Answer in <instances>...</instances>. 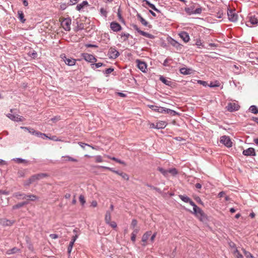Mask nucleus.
<instances>
[{"mask_svg": "<svg viewBox=\"0 0 258 258\" xmlns=\"http://www.w3.org/2000/svg\"><path fill=\"white\" fill-rule=\"evenodd\" d=\"M220 142L228 148L232 147V143L228 136H222L220 138Z\"/></svg>", "mask_w": 258, "mask_h": 258, "instance_id": "obj_6", "label": "nucleus"}, {"mask_svg": "<svg viewBox=\"0 0 258 258\" xmlns=\"http://www.w3.org/2000/svg\"><path fill=\"white\" fill-rule=\"evenodd\" d=\"M63 60L66 64L70 66H73L75 64L76 60L71 57H67L66 56L63 55L61 57Z\"/></svg>", "mask_w": 258, "mask_h": 258, "instance_id": "obj_9", "label": "nucleus"}, {"mask_svg": "<svg viewBox=\"0 0 258 258\" xmlns=\"http://www.w3.org/2000/svg\"><path fill=\"white\" fill-rule=\"evenodd\" d=\"M79 201L82 205H84L86 201L85 200V198L83 195H80L79 197Z\"/></svg>", "mask_w": 258, "mask_h": 258, "instance_id": "obj_48", "label": "nucleus"}, {"mask_svg": "<svg viewBox=\"0 0 258 258\" xmlns=\"http://www.w3.org/2000/svg\"><path fill=\"white\" fill-rule=\"evenodd\" d=\"M202 12V9L200 8H197L195 10L192 12V14H201Z\"/></svg>", "mask_w": 258, "mask_h": 258, "instance_id": "obj_50", "label": "nucleus"}, {"mask_svg": "<svg viewBox=\"0 0 258 258\" xmlns=\"http://www.w3.org/2000/svg\"><path fill=\"white\" fill-rule=\"evenodd\" d=\"M137 225V221L135 219H134L132 221L131 227L133 229H134L136 228V227Z\"/></svg>", "mask_w": 258, "mask_h": 258, "instance_id": "obj_42", "label": "nucleus"}, {"mask_svg": "<svg viewBox=\"0 0 258 258\" xmlns=\"http://www.w3.org/2000/svg\"><path fill=\"white\" fill-rule=\"evenodd\" d=\"M196 44L197 46H198L199 47H200V46L204 47V46L202 44V42L200 39H197L196 40Z\"/></svg>", "mask_w": 258, "mask_h": 258, "instance_id": "obj_51", "label": "nucleus"}, {"mask_svg": "<svg viewBox=\"0 0 258 258\" xmlns=\"http://www.w3.org/2000/svg\"><path fill=\"white\" fill-rule=\"evenodd\" d=\"M44 176V174H37L34 175L32 176H31L29 179V182L27 183V184H30L33 182H34L35 180H38L39 179H40L42 177Z\"/></svg>", "mask_w": 258, "mask_h": 258, "instance_id": "obj_15", "label": "nucleus"}, {"mask_svg": "<svg viewBox=\"0 0 258 258\" xmlns=\"http://www.w3.org/2000/svg\"><path fill=\"white\" fill-rule=\"evenodd\" d=\"M139 231V228H135V229H133V232L132 233V235H131V240L133 242H135L136 235L138 234Z\"/></svg>", "mask_w": 258, "mask_h": 258, "instance_id": "obj_23", "label": "nucleus"}, {"mask_svg": "<svg viewBox=\"0 0 258 258\" xmlns=\"http://www.w3.org/2000/svg\"><path fill=\"white\" fill-rule=\"evenodd\" d=\"M137 62L138 63V68L143 72H145L147 69L146 63L145 62L140 61L139 60H137Z\"/></svg>", "mask_w": 258, "mask_h": 258, "instance_id": "obj_13", "label": "nucleus"}, {"mask_svg": "<svg viewBox=\"0 0 258 258\" xmlns=\"http://www.w3.org/2000/svg\"><path fill=\"white\" fill-rule=\"evenodd\" d=\"M151 235V232L148 231L145 233L142 237V241L146 242L148 240L149 237Z\"/></svg>", "mask_w": 258, "mask_h": 258, "instance_id": "obj_26", "label": "nucleus"}, {"mask_svg": "<svg viewBox=\"0 0 258 258\" xmlns=\"http://www.w3.org/2000/svg\"><path fill=\"white\" fill-rule=\"evenodd\" d=\"M137 17L138 18V20L140 21V22L142 23V25H143L145 26H147L148 23L147 21H146L142 16L140 14H138L137 15Z\"/></svg>", "mask_w": 258, "mask_h": 258, "instance_id": "obj_21", "label": "nucleus"}, {"mask_svg": "<svg viewBox=\"0 0 258 258\" xmlns=\"http://www.w3.org/2000/svg\"><path fill=\"white\" fill-rule=\"evenodd\" d=\"M81 56L86 61L92 63L97 61V59L92 54L87 53H83L81 54Z\"/></svg>", "mask_w": 258, "mask_h": 258, "instance_id": "obj_5", "label": "nucleus"}, {"mask_svg": "<svg viewBox=\"0 0 258 258\" xmlns=\"http://www.w3.org/2000/svg\"><path fill=\"white\" fill-rule=\"evenodd\" d=\"M120 176H121V177L125 180H128L129 178L128 175L127 174L123 172H120Z\"/></svg>", "mask_w": 258, "mask_h": 258, "instance_id": "obj_45", "label": "nucleus"}, {"mask_svg": "<svg viewBox=\"0 0 258 258\" xmlns=\"http://www.w3.org/2000/svg\"><path fill=\"white\" fill-rule=\"evenodd\" d=\"M192 70L191 69H187L186 68H182L180 69L179 71L181 74L187 75H190L192 73Z\"/></svg>", "mask_w": 258, "mask_h": 258, "instance_id": "obj_19", "label": "nucleus"}, {"mask_svg": "<svg viewBox=\"0 0 258 258\" xmlns=\"http://www.w3.org/2000/svg\"><path fill=\"white\" fill-rule=\"evenodd\" d=\"M91 206L93 207H96L97 206V203L96 201H93L91 203Z\"/></svg>", "mask_w": 258, "mask_h": 258, "instance_id": "obj_64", "label": "nucleus"}, {"mask_svg": "<svg viewBox=\"0 0 258 258\" xmlns=\"http://www.w3.org/2000/svg\"><path fill=\"white\" fill-rule=\"evenodd\" d=\"M232 253L236 258H243V255L239 252L237 248H234Z\"/></svg>", "mask_w": 258, "mask_h": 258, "instance_id": "obj_27", "label": "nucleus"}, {"mask_svg": "<svg viewBox=\"0 0 258 258\" xmlns=\"http://www.w3.org/2000/svg\"><path fill=\"white\" fill-rule=\"evenodd\" d=\"M113 71V69L109 68L105 70L104 73L106 75H108Z\"/></svg>", "mask_w": 258, "mask_h": 258, "instance_id": "obj_52", "label": "nucleus"}, {"mask_svg": "<svg viewBox=\"0 0 258 258\" xmlns=\"http://www.w3.org/2000/svg\"><path fill=\"white\" fill-rule=\"evenodd\" d=\"M18 249L16 248H14L12 249H10L8 251H7V253L8 254H12V253H16L18 251Z\"/></svg>", "mask_w": 258, "mask_h": 258, "instance_id": "obj_44", "label": "nucleus"}, {"mask_svg": "<svg viewBox=\"0 0 258 258\" xmlns=\"http://www.w3.org/2000/svg\"><path fill=\"white\" fill-rule=\"evenodd\" d=\"M62 161H72V162H77V160L69 156H62Z\"/></svg>", "mask_w": 258, "mask_h": 258, "instance_id": "obj_24", "label": "nucleus"}, {"mask_svg": "<svg viewBox=\"0 0 258 258\" xmlns=\"http://www.w3.org/2000/svg\"><path fill=\"white\" fill-rule=\"evenodd\" d=\"M248 21H247V25L249 26L250 24L255 25L258 24V14H249L248 16Z\"/></svg>", "mask_w": 258, "mask_h": 258, "instance_id": "obj_1", "label": "nucleus"}, {"mask_svg": "<svg viewBox=\"0 0 258 258\" xmlns=\"http://www.w3.org/2000/svg\"><path fill=\"white\" fill-rule=\"evenodd\" d=\"M49 236L52 239H56L58 237V235L55 234H51L49 235Z\"/></svg>", "mask_w": 258, "mask_h": 258, "instance_id": "obj_60", "label": "nucleus"}, {"mask_svg": "<svg viewBox=\"0 0 258 258\" xmlns=\"http://www.w3.org/2000/svg\"><path fill=\"white\" fill-rule=\"evenodd\" d=\"M110 28L114 32H118L121 29V27L119 24L117 22H111L110 24Z\"/></svg>", "mask_w": 258, "mask_h": 258, "instance_id": "obj_11", "label": "nucleus"}, {"mask_svg": "<svg viewBox=\"0 0 258 258\" xmlns=\"http://www.w3.org/2000/svg\"><path fill=\"white\" fill-rule=\"evenodd\" d=\"M159 171L164 176H168V170H165L162 168H159Z\"/></svg>", "mask_w": 258, "mask_h": 258, "instance_id": "obj_41", "label": "nucleus"}, {"mask_svg": "<svg viewBox=\"0 0 258 258\" xmlns=\"http://www.w3.org/2000/svg\"><path fill=\"white\" fill-rule=\"evenodd\" d=\"M133 28L136 31H137L140 34H141V32H142V31L141 30L137 25H134L133 26Z\"/></svg>", "mask_w": 258, "mask_h": 258, "instance_id": "obj_58", "label": "nucleus"}, {"mask_svg": "<svg viewBox=\"0 0 258 258\" xmlns=\"http://www.w3.org/2000/svg\"><path fill=\"white\" fill-rule=\"evenodd\" d=\"M167 123L164 121H159L156 123V128H164L166 127Z\"/></svg>", "mask_w": 258, "mask_h": 258, "instance_id": "obj_20", "label": "nucleus"}, {"mask_svg": "<svg viewBox=\"0 0 258 258\" xmlns=\"http://www.w3.org/2000/svg\"><path fill=\"white\" fill-rule=\"evenodd\" d=\"M171 45H173V46L178 48V47H179L180 48H181V45L178 43L177 41L173 40L172 42L171 43Z\"/></svg>", "mask_w": 258, "mask_h": 258, "instance_id": "obj_40", "label": "nucleus"}, {"mask_svg": "<svg viewBox=\"0 0 258 258\" xmlns=\"http://www.w3.org/2000/svg\"><path fill=\"white\" fill-rule=\"evenodd\" d=\"M88 5V3L87 1H83L81 4L78 5L76 7V10L80 11L83 9L85 7Z\"/></svg>", "mask_w": 258, "mask_h": 258, "instance_id": "obj_22", "label": "nucleus"}, {"mask_svg": "<svg viewBox=\"0 0 258 258\" xmlns=\"http://www.w3.org/2000/svg\"><path fill=\"white\" fill-rule=\"evenodd\" d=\"M243 252L246 258H253V255L248 251H246L244 249H242Z\"/></svg>", "mask_w": 258, "mask_h": 258, "instance_id": "obj_38", "label": "nucleus"}, {"mask_svg": "<svg viewBox=\"0 0 258 258\" xmlns=\"http://www.w3.org/2000/svg\"><path fill=\"white\" fill-rule=\"evenodd\" d=\"M50 140H53V141H60V140H59L58 139V138L56 137V136H53L51 137H48V138Z\"/></svg>", "mask_w": 258, "mask_h": 258, "instance_id": "obj_57", "label": "nucleus"}, {"mask_svg": "<svg viewBox=\"0 0 258 258\" xmlns=\"http://www.w3.org/2000/svg\"><path fill=\"white\" fill-rule=\"evenodd\" d=\"M179 35L180 37L183 40V41L185 43L188 42L190 39L188 34L185 31L181 32L179 34Z\"/></svg>", "mask_w": 258, "mask_h": 258, "instance_id": "obj_12", "label": "nucleus"}, {"mask_svg": "<svg viewBox=\"0 0 258 258\" xmlns=\"http://www.w3.org/2000/svg\"><path fill=\"white\" fill-rule=\"evenodd\" d=\"M198 83L200 84L201 85H202L204 86H208V84L207 82L202 81V80H199L198 81Z\"/></svg>", "mask_w": 258, "mask_h": 258, "instance_id": "obj_53", "label": "nucleus"}, {"mask_svg": "<svg viewBox=\"0 0 258 258\" xmlns=\"http://www.w3.org/2000/svg\"><path fill=\"white\" fill-rule=\"evenodd\" d=\"M105 220L107 224H109V222L111 221V213L109 211L106 212Z\"/></svg>", "mask_w": 258, "mask_h": 258, "instance_id": "obj_30", "label": "nucleus"}, {"mask_svg": "<svg viewBox=\"0 0 258 258\" xmlns=\"http://www.w3.org/2000/svg\"><path fill=\"white\" fill-rule=\"evenodd\" d=\"M171 60L172 59L171 58H167V59H166L164 60V62H163V65L164 66H169V65L168 64V62H169V60Z\"/></svg>", "mask_w": 258, "mask_h": 258, "instance_id": "obj_56", "label": "nucleus"}, {"mask_svg": "<svg viewBox=\"0 0 258 258\" xmlns=\"http://www.w3.org/2000/svg\"><path fill=\"white\" fill-rule=\"evenodd\" d=\"M119 54L118 51L115 48L111 47L108 50V55L111 58L115 59Z\"/></svg>", "mask_w": 258, "mask_h": 258, "instance_id": "obj_7", "label": "nucleus"}, {"mask_svg": "<svg viewBox=\"0 0 258 258\" xmlns=\"http://www.w3.org/2000/svg\"><path fill=\"white\" fill-rule=\"evenodd\" d=\"M179 198L184 202L188 203L190 205H194V202L187 196L179 195Z\"/></svg>", "mask_w": 258, "mask_h": 258, "instance_id": "obj_17", "label": "nucleus"}, {"mask_svg": "<svg viewBox=\"0 0 258 258\" xmlns=\"http://www.w3.org/2000/svg\"><path fill=\"white\" fill-rule=\"evenodd\" d=\"M100 13L101 15L106 17L107 16V12L104 8H101L100 9Z\"/></svg>", "mask_w": 258, "mask_h": 258, "instance_id": "obj_49", "label": "nucleus"}, {"mask_svg": "<svg viewBox=\"0 0 258 258\" xmlns=\"http://www.w3.org/2000/svg\"><path fill=\"white\" fill-rule=\"evenodd\" d=\"M103 66V63L101 62H98L96 63H92L91 64L92 68L93 69L99 68Z\"/></svg>", "mask_w": 258, "mask_h": 258, "instance_id": "obj_39", "label": "nucleus"}, {"mask_svg": "<svg viewBox=\"0 0 258 258\" xmlns=\"http://www.w3.org/2000/svg\"><path fill=\"white\" fill-rule=\"evenodd\" d=\"M239 108L237 102H232L228 103L226 108L227 110L230 112L238 110Z\"/></svg>", "mask_w": 258, "mask_h": 258, "instance_id": "obj_4", "label": "nucleus"}, {"mask_svg": "<svg viewBox=\"0 0 258 258\" xmlns=\"http://www.w3.org/2000/svg\"><path fill=\"white\" fill-rule=\"evenodd\" d=\"M220 84L218 82H211L208 86L210 87H215L219 86Z\"/></svg>", "mask_w": 258, "mask_h": 258, "instance_id": "obj_43", "label": "nucleus"}, {"mask_svg": "<svg viewBox=\"0 0 258 258\" xmlns=\"http://www.w3.org/2000/svg\"><path fill=\"white\" fill-rule=\"evenodd\" d=\"M71 20L70 18H64L61 22V26L66 31L71 30Z\"/></svg>", "mask_w": 258, "mask_h": 258, "instance_id": "obj_2", "label": "nucleus"}, {"mask_svg": "<svg viewBox=\"0 0 258 258\" xmlns=\"http://www.w3.org/2000/svg\"><path fill=\"white\" fill-rule=\"evenodd\" d=\"M111 227H112V228H114L115 227H116V223L114 222V221H110L109 222V224H108Z\"/></svg>", "mask_w": 258, "mask_h": 258, "instance_id": "obj_54", "label": "nucleus"}, {"mask_svg": "<svg viewBox=\"0 0 258 258\" xmlns=\"http://www.w3.org/2000/svg\"><path fill=\"white\" fill-rule=\"evenodd\" d=\"M95 159L96 162L100 163L103 162L102 158L101 156H96L95 157Z\"/></svg>", "mask_w": 258, "mask_h": 258, "instance_id": "obj_47", "label": "nucleus"}, {"mask_svg": "<svg viewBox=\"0 0 258 258\" xmlns=\"http://www.w3.org/2000/svg\"><path fill=\"white\" fill-rule=\"evenodd\" d=\"M14 160L17 161L18 163H22L25 161L24 159H22L21 158H16L14 159Z\"/></svg>", "mask_w": 258, "mask_h": 258, "instance_id": "obj_61", "label": "nucleus"}, {"mask_svg": "<svg viewBox=\"0 0 258 258\" xmlns=\"http://www.w3.org/2000/svg\"><path fill=\"white\" fill-rule=\"evenodd\" d=\"M26 199H27L28 200L34 201L38 199V198L34 195H26Z\"/></svg>", "mask_w": 258, "mask_h": 258, "instance_id": "obj_33", "label": "nucleus"}, {"mask_svg": "<svg viewBox=\"0 0 258 258\" xmlns=\"http://www.w3.org/2000/svg\"><path fill=\"white\" fill-rule=\"evenodd\" d=\"M78 234H76L75 235L73 236L71 240L75 242L76 241V239L78 238Z\"/></svg>", "mask_w": 258, "mask_h": 258, "instance_id": "obj_59", "label": "nucleus"}, {"mask_svg": "<svg viewBox=\"0 0 258 258\" xmlns=\"http://www.w3.org/2000/svg\"><path fill=\"white\" fill-rule=\"evenodd\" d=\"M110 159H111V160H113V161H115L120 164H125L124 162L120 160H119L115 157H109Z\"/></svg>", "mask_w": 258, "mask_h": 258, "instance_id": "obj_46", "label": "nucleus"}, {"mask_svg": "<svg viewBox=\"0 0 258 258\" xmlns=\"http://www.w3.org/2000/svg\"><path fill=\"white\" fill-rule=\"evenodd\" d=\"M18 18L20 19V20L22 22L24 23L25 21V19H24V14L22 11H19L18 12Z\"/></svg>", "mask_w": 258, "mask_h": 258, "instance_id": "obj_31", "label": "nucleus"}, {"mask_svg": "<svg viewBox=\"0 0 258 258\" xmlns=\"http://www.w3.org/2000/svg\"><path fill=\"white\" fill-rule=\"evenodd\" d=\"M141 35L147 37V38H150V39H153L154 38V36L151 34H149L148 33H147L146 32H144L143 31H142V32H141Z\"/></svg>", "mask_w": 258, "mask_h": 258, "instance_id": "obj_32", "label": "nucleus"}, {"mask_svg": "<svg viewBox=\"0 0 258 258\" xmlns=\"http://www.w3.org/2000/svg\"><path fill=\"white\" fill-rule=\"evenodd\" d=\"M249 110L250 112H251L253 113L257 114L258 113V109L257 108L256 106L255 105H252L251 106Z\"/></svg>", "mask_w": 258, "mask_h": 258, "instance_id": "obj_34", "label": "nucleus"}, {"mask_svg": "<svg viewBox=\"0 0 258 258\" xmlns=\"http://www.w3.org/2000/svg\"><path fill=\"white\" fill-rule=\"evenodd\" d=\"M157 112L160 113L167 112L168 113H170L171 115H174L176 113L175 111L169 109H165L163 107H158L157 109Z\"/></svg>", "mask_w": 258, "mask_h": 258, "instance_id": "obj_14", "label": "nucleus"}, {"mask_svg": "<svg viewBox=\"0 0 258 258\" xmlns=\"http://www.w3.org/2000/svg\"><path fill=\"white\" fill-rule=\"evenodd\" d=\"M193 206V210L194 212V214L199 218H200L201 220L203 219V218L204 217L205 215L203 211L198 207L194 203V205H191Z\"/></svg>", "mask_w": 258, "mask_h": 258, "instance_id": "obj_3", "label": "nucleus"}, {"mask_svg": "<svg viewBox=\"0 0 258 258\" xmlns=\"http://www.w3.org/2000/svg\"><path fill=\"white\" fill-rule=\"evenodd\" d=\"M243 154L245 156H254L255 151L254 149L252 148H249L243 151Z\"/></svg>", "mask_w": 258, "mask_h": 258, "instance_id": "obj_16", "label": "nucleus"}, {"mask_svg": "<svg viewBox=\"0 0 258 258\" xmlns=\"http://www.w3.org/2000/svg\"><path fill=\"white\" fill-rule=\"evenodd\" d=\"M7 116L11 120L16 121H22L23 120V117L19 115H15L12 113H8Z\"/></svg>", "mask_w": 258, "mask_h": 258, "instance_id": "obj_10", "label": "nucleus"}, {"mask_svg": "<svg viewBox=\"0 0 258 258\" xmlns=\"http://www.w3.org/2000/svg\"><path fill=\"white\" fill-rule=\"evenodd\" d=\"M146 4L149 6V7L150 8L152 9L153 10H154V11H155L157 12H160L159 10L158 9H157L153 4L150 3L148 1H146Z\"/></svg>", "mask_w": 258, "mask_h": 258, "instance_id": "obj_36", "label": "nucleus"}, {"mask_svg": "<svg viewBox=\"0 0 258 258\" xmlns=\"http://www.w3.org/2000/svg\"><path fill=\"white\" fill-rule=\"evenodd\" d=\"M160 80L164 84L168 86H170L171 84V82L170 81L167 80L163 76H161L160 77Z\"/></svg>", "mask_w": 258, "mask_h": 258, "instance_id": "obj_29", "label": "nucleus"}, {"mask_svg": "<svg viewBox=\"0 0 258 258\" xmlns=\"http://www.w3.org/2000/svg\"><path fill=\"white\" fill-rule=\"evenodd\" d=\"M79 0H70V5H73L76 4Z\"/></svg>", "mask_w": 258, "mask_h": 258, "instance_id": "obj_63", "label": "nucleus"}, {"mask_svg": "<svg viewBox=\"0 0 258 258\" xmlns=\"http://www.w3.org/2000/svg\"><path fill=\"white\" fill-rule=\"evenodd\" d=\"M227 15L229 20L232 22H236L237 20L238 16L234 11L228 10Z\"/></svg>", "mask_w": 258, "mask_h": 258, "instance_id": "obj_8", "label": "nucleus"}, {"mask_svg": "<svg viewBox=\"0 0 258 258\" xmlns=\"http://www.w3.org/2000/svg\"><path fill=\"white\" fill-rule=\"evenodd\" d=\"M13 197H16L18 200L26 199V195L20 192L14 193L13 194Z\"/></svg>", "mask_w": 258, "mask_h": 258, "instance_id": "obj_18", "label": "nucleus"}, {"mask_svg": "<svg viewBox=\"0 0 258 258\" xmlns=\"http://www.w3.org/2000/svg\"><path fill=\"white\" fill-rule=\"evenodd\" d=\"M168 173H170L172 175H175L177 174V171L174 168H171V169H169V170H168Z\"/></svg>", "mask_w": 258, "mask_h": 258, "instance_id": "obj_37", "label": "nucleus"}, {"mask_svg": "<svg viewBox=\"0 0 258 258\" xmlns=\"http://www.w3.org/2000/svg\"><path fill=\"white\" fill-rule=\"evenodd\" d=\"M28 204V201H25L23 202L19 203L18 204L14 205L13 207V209L15 210V209L20 208L22 207L23 206H24V205H26Z\"/></svg>", "mask_w": 258, "mask_h": 258, "instance_id": "obj_25", "label": "nucleus"}, {"mask_svg": "<svg viewBox=\"0 0 258 258\" xmlns=\"http://www.w3.org/2000/svg\"><path fill=\"white\" fill-rule=\"evenodd\" d=\"M1 223L2 224L5 226H10L11 225L13 222H12L11 221L7 220V219H3L1 220Z\"/></svg>", "mask_w": 258, "mask_h": 258, "instance_id": "obj_28", "label": "nucleus"}, {"mask_svg": "<svg viewBox=\"0 0 258 258\" xmlns=\"http://www.w3.org/2000/svg\"><path fill=\"white\" fill-rule=\"evenodd\" d=\"M79 145L83 149L85 148V146H88L91 147L92 149H94V148L93 147L91 146H90V145H88L87 144H85V143H80Z\"/></svg>", "mask_w": 258, "mask_h": 258, "instance_id": "obj_55", "label": "nucleus"}, {"mask_svg": "<svg viewBox=\"0 0 258 258\" xmlns=\"http://www.w3.org/2000/svg\"><path fill=\"white\" fill-rule=\"evenodd\" d=\"M21 128L22 129H24L25 130L28 131L30 133L33 134V135H35L36 133L37 132V131H35L33 128H28L27 127H23V126H21Z\"/></svg>", "mask_w": 258, "mask_h": 258, "instance_id": "obj_35", "label": "nucleus"}, {"mask_svg": "<svg viewBox=\"0 0 258 258\" xmlns=\"http://www.w3.org/2000/svg\"><path fill=\"white\" fill-rule=\"evenodd\" d=\"M30 53H31V52H30ZM30 55H31V56L33 57V58H35L37 56V54L35 51H33V52L31 53H30Z\"/></svg>", "mask_w": 258, "mask_h": 258, "instance_id": "obj_62", "label": "nucleus"}]
</instances>
